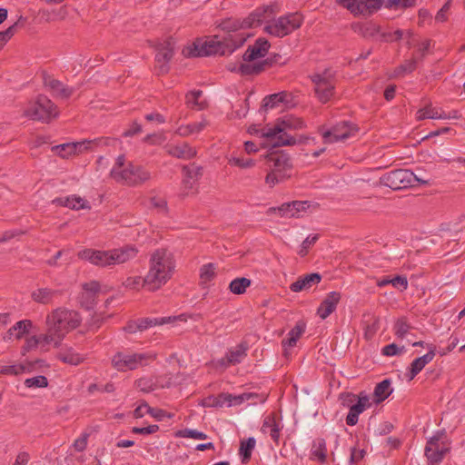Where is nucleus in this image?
I'll use <instances>...</instances> for the list:
<instances>
[{"label": "nucleus", "mask_w": 465, "mask_h": 465, "mask_svg": "<svg viewBox=\"0 0 465 465\" xmlns=\"http://www.w3.org/2000/svg\"><path fill=\"white\" fill-rule=\"evenodd\" d=\"M270 9V6L258 7L242 20L232 17L223 19L219 24V27L227 33V35L223 36V39H219L215 35L213 39L201 45L193 44V47L183 49V54L186 57L231 54L237 48L243 45L247 38L252 35L241 30L259 26Z\"/></svg>", "instance_id": "nucleus-1"}, {"label": "nucleus", "mask_w": 465, "mask_h": 465, "mask_svg": "<svg viewBox=\"0 0 465 465\" xmlns=\"http://www.w3.org/2000/svg\"><path fill=\"white\" fill-rule=\"evenodd\" d=\"M150 263L145 282L150 284V291H154L171 278L174 262L170 252L166 249H158L152 254Z\"/></svg>", "instance_id": "nucleus-2"}, {"label": "nucleus", "mask_w": 465, "mask_h": 465, "mask_svg": "<svg viewBox=\"0 0 465 465\" xmlns=\"http://www.w3.org/2000/svg\"><path fill=\"white\" fill-rule=\"evenodd\" d=\"M136 253L137 250L134 247L126 245L119 249L109 251L84 249L80 251L77 255L82 260L88 261L96 266L104 267L124 263L135 257Z\"/></svg>", "instance_id": "nucleus-3"}, {"label": "nucleus", "mask_w": 465, "mask_h": 465, "mask_svg": "<svg viewBox=\"0 0 465 465\" xmlns=\"http://www.w3.org/2000/svg\"><path fill=\"white\" fill-rule=\"evenodd\" d=\"M380 184L387 186L394 191L402 190L416 185L430 183V179L419 178L409 169H396L381 175L379 180Z\"/></svg>", "instance_id": "nucleus-4"}, {"label": "nucleus", "mask_w": 465, "mask_h": 465, "mask_svg": "<svg viewBox=\"0 0 465 465\" xmlns=\"http://www.w3.org/2000/svg\"><path fill=\"white\" fill-rule=\"evenodd\" d=\"M304 17L299 12L289 13L273 20L264 27V31L273 36L282 38L299 29Z\"/></svg>", "instance_id": "nucleus-5"}, {"label": "nucleus", "mask_w": 465, "mask_h": 465, "mask_svg": "<svg viewBox=\"0 0 465 465\" xmlns=\"http://www.w3.org/2000/svg\"><path fill=\"white\" fill-rule=\"evenodd\" d=\"M25 115L32 120L45 123L57 117V106L45 95L40 94L36 101L25 110Z\"/></svg>", "instance_id": "nucleus-6"}, {"label": "nucleus", "mask_w": 465, "mask_h": 465, "mask_svg": "<svg viewBox=\"0 0 465 465\" xmlns=\"http://www.w3.org/2000/svg\"><path fill=\"white\" fill-rule=\"evenodd\" d=\"M64 322H53V325L48 328L46 333L34 335L27 339L26 345L28 349L40 345L42 348L53 344L54 347L59 346L64 337V331L61 324Z\"/></svg>", "instance_id": "nucleus-7"}, {"label": "nucleus", "mask_w": 465, "mask_h": 465, "mask_svg": "<svg viewBox=\"0 0 465 465\" xmlns=\"http://www.w3.org/2000/svg\"><path fill=\"white\" fill-rule=\"evenodd\" d=\"M112 140L108 137H102L94 140H84L76 143H66L52 147V151L57 153L62 158H66L72 154L80 153L84 151L93 148V145H104L110 144Z\"/></svg>", "instance_id": "nucleus-8"}, {"label": "nucleus", "mask_w": 465, "mask_h": 465, "mask_svg": "<svg viewBox=\"0 0 465 465\" xmlns=\"http://www.w3.org/2000/svg\"><path fill=\"white\" fill-rule=\"evenodd\" d=\"M358 131L357 125L349 121L337 123L329 130H324L323 126L319 127V133L322 135L325 143L345 141Z\"/></svg>", "instance_id": "nucleus-9"}, {"label": "nucleus", "mask_w": 465, "mask_h": 465, "mask_svg": "<svg viewBox=\"0 0 465 465\" xmlns=\"http://www.w3.org/2000/svg\"><path fill=\"white\" fill-rule=\"evenodd\" d=\"M153 359L154 357L148 353L117 352L112 359V365L118 371H127L135 370L146 364L148 360Z\"/></svg>", "instance_id": "nucleus-10"}, {"label": "nucleus", "mask_w": 465, "mask_h": 465, "mask_svg": "<svg viewBox=\"0 0 465 465\" xmlns=\"http://www.w3.org/2000/svg\"><path fill=\"white\" fill-rule=\"evenodd\" d=\"M156 54L154 57V71L157 75H164L170 71V62L174 55L173 42L172 38L158 42L154 45Z\"/></svg>", "instance_id": "nucleus-11"}, {"label": "nucleus", "mask_w": 465, "mask_h": 465, "mask_svg": "<svg viewBox=\"0 0 465 465\" xmlns=\"http://www.w3.org/2000/svg\"><path fill=\"white\" fill-rule=\"evenodd\" d=\"M315 84V94L318 99L325 104L334 94V74L330 69L324 70L322 74H315L311 76Z\"/></svg>", "instance_id": "nucleus-12"}, {"label": "nucleus", "mask_w": 465, "mask_h": 465, "mask_svg": "<svg viewBox=\"0 0 465 465\" xmlns=\"http://www.w3.org/2000/svg\"><path fill=\"white\" fill-rule=\"evenodd\" d=\"M444 435V432L439 431L427 441L424 454L429 465L440 464L449 452L450 447L441 440Z\"/></svg>", "instance_id": "nucleus-13"}, {"label": "nucleus", "mask_w": 465, "mask_h": 465, "mask_svg": "<svg viewBox=\"0 0 465 465\" xmlns=\"http://www.w3.org/2000/svg\"><path fill=\"white\" fill-rule=\"evenodd\" d=\"M304 123L302 119L293 116H285L279 120L273 127H269L267 132L262 133V136L272 145L273 142L278 140L282 134H288L287 130L302 129Z\"/></svg>", "instance_id": "nucleus-14"}, {"label": "nucleus", "mask_w": 465, "mask_h": 465, "mask_svg": "<svg viewBox=\"0 0 465 465\" xmlns=\"http://www.w3.org/2000/svg\"><path fill=\"white\" fill-rule=\"evenodd\" d=\"M384 0H336V3L354 15H370L377 12Z\"/></svg>", "instance_id": "nucleus-15"}, {"label": "nucleus", "mask_w": 465, "mask_h": 465, "mask_svg": "<svg viewBox=\"0 0 465 465\" xmlns=\"http://www.w3.org/2000/svg\"><path fill=\"white\" fill-rule=\"evenodd\" d=\"M271 170L278 172L281 179H285V172L292 168L289 154L283 150H272L264 155Z\"/></svg>", "instance_id": "nucleus-16"}, {"label": "nucleus", "mask_w": 465, "mask_h": 465, "mask_svg": "<svg viewBox=\"0 0 465 465\" xmlns=\"http://www.w3.org/2000/svg\"><path fill=\"white\" fill-rule=\"evenodd\" d=\"M286 62L282 60V56L281 54H273L268 58L257 63H240L239 70L241 71V75H257L265 71L267 68H270L275 64L283 65Z\"/></svg>", "instance_id": "nucleus-17"}, {"label": "nucleus", "mask_w": 465, "mask_h": 465, "mask_svg": "<svg viewBox=\"0 0 465 465\" xmlns=\"http://www.w3.org/2000/svg\"><path fill=\"white\" fill-rule=\"evenodd\" d=\"M82 288L83 292L79 297L80 303L82 307L86 310H91L93 309L100 292V283L97 281H92L90 282L84 283Z\"/></svg>", "instance_id": "nucleus-18"}, {"label": "nucleus", "mask_w": 465, "mask_h": 465, "mask_svg": "<svg viewBox=\"0 0 465 465\" xmlns=\"http://www.w3.org/2000/svg\"><path fill=\"white\" fill-rule=\"evenodd\" d=\"M249 349L246 341H242L237 346L231 348L226 353L225 357L220 360V364L225 368L231 365L241 363L247 355Z\"/></svg>", "instance_id": "nucleus-19"}, {"label": "nucleus", "mask_w": 465, "mask_h": 465, "mask_svg": "<svg viewBox=\"0 0 465 465\" xmlns=\"http://www.w3.org/2000/svg\"><path fill=\"white\" fill-rule=\"evenodd\" d=\"M370 406L371 403L369 396L364 391H361L359 394L357 401L349 409V413L346 417L347 425H356L358 423L359 415Z\"/></svg>", "instance_id": "nucleus-20"}, {"label": "nucleus", "mask_w": 465, "mask_h": 465, "mask_svg": "<svg viewBox=\"0 0 465 465\" xmlns=\"http://www.w3.org/2000/svg\"><path fill=\"white\" fill-rule=\"evenodd\" d=\"M43 83L56 97L67 99L74 94L73 88L64 85L61 81L53 78L45 72H43Z\"/></svg>", "instance_id": "nucleus-21"}, {"label": "nucleus", "mask_w": 465, "mask_h": 465, "mask_svg": "<svg viewBox=\"0 0 465 465\" xmlns=\"http://www.w3.org/2000/svg\"><path fill=\"white\" fill-rule=\"evenodd\" d=\"M271 45L269 41L263 37L256 39L253 45H250L242 55L245 62H252L258 58L264 57L268 53Z\"/></svg>", "instance_id": "nucleus-22"}, {"label": "nucleus", "mask_w": 465, "mask_h": 465, "mask_svg": "<svg viewBox=\"0 0 465 465\" xmlns=\"http://www.w3.org/2000/svg\"><path fill=\"white\" fill-rule=\"evenodd\" d=\"M183 173L184 175L183 179V192L182 196L185 197L188 195L189 191L193 189V183L198 181L203 175V168L192 164L190 166L183 167Z\"/></svg>", "instance_id": "nucleus-23"}, {"label": "nucleus", "mask_w": 465, "mask_h": 465, "mask_svg": "<svg viewBox=\"0 0 465 465\" xmlns=\"http://www.w3.org/2000/svg\"><path fill=\"white\" fill-rule=\"evenodd\" d=\"M322 275L319 272H312L300 276L290 285V290L293 292L307 291L312 286L317 285L322 281Z\"/></svg>", "instance_id": "nucleus-24"}, {"label": "nucleus", "mask_w": 465, "mask_h": 465, "mask_svg": "<svg viewBox=\"0 0 465 465\" xmlns=\"http://www.w3.org/2000/svg\"><path fill=\"white\" fill-rule=\"evenodd\" d=\"M341 300V293L338 292H331L327 294L325 299L321 302L317 314L322 320L326 319L331 312H333Z\"/></svg>", "instance_id": "nucleus-25"}, {"label": "nucleus", "mask_w": 465, "mask_h": 465, "mask_svg": "<svg viewBox=\"0 0 465 465\" xmlns=\"http://www.w3.org/2000/svg\"><path fill=\"white\" fill-rule=\"evenodd\" d=\"M52 203L59 206L68 207L76 211L91 208L89 203L86 200L77 195L57 197L52 201Z\"/></svg>", "instance_id": "nucleus-26"}, {"label": "nucleus", "mask_w": 465, "mask_h": 465, "mask_svg": "<svg viewBox=\"0 0 465 465\" xmlns=\"http://www.w3.org/2000/svg\"><path fill=\"white\" fill-rule=\"evenodd\" d=\"M282 429V425H281L280 422L276 421L275 414L271 413L264 418L261 430L263 433H268L271 439L276 444H279L280 433Z\"/></svg>", "instance_id": "nucleus-27"}, {"label": "nucleus", "mask_w": 465, "mask_h": 465, "mask_svg": "<svg viewBox=\"0 0 465 465\" xmlns=\"http://www.w3.org/2000/svg\"><path fill=\"white\" fill-rule=\"evenodd\" d=\"M62 293L59 290L51 288H38L31 292V299L37 303L50 304L54 299Z\"/></svg>", "instance_id": "nucleus-28"}, {"label": "nucleus", "mask_w": 465, "mask_h": 465, "mask_svg": "<svg viewBox=\"0 0 465 465\" xmlns=\"http://www.w3.org/2000/svg\"><path fill=\"white\" fill-rule=\"evenodd\" d=\"M435 347L433 345L430 346L429 351L421 357L415 359L410 367V380L414 379L416 375H418L422 369L430 363L433 358L435 357Z\"/></svg>", "instance_id": "nucleus-29"}, {"label": "nucleus", "mask_w": 465, "mask_h": 465, "mask_svg": "<svg viewBox=\"0 0 465 465\" xmlns=\"http://www.w3.org/2000/svg\"><path fill=\"white\" fill-rule=\"evenodd\" d=\"M136 388L143 392H150L158 388H165L171 385L170 381L163 383L162 378L143 377L135 381Z\"/></svg>", "instance_id": "nucleus-30"}, {"label": "nucleus", "mask_w": 465, "mask_h": 465, "mask_svg": "<svg viewBox=\"0 0 465 465\" xmlns=\"http://www.w3.org/2000/svg\"><path fill=\"white\" fill-rule=\"evenodd\" d=\"M292 94L288 92H280L277 94H272L267 95L263 101L262 107L265 110L272 109L277 107L280 104H283L285 105H289L292 102Z\"/></svg>", "instance_id": "nucleus-31"}, {"label": "nucleus", "mask_w": 465, "mask_h": 465, "mask_svg": "<svg viewBox=\"0 0 465 465\" xmlns=\"http://www.w3.org/2000/svg\"><path fill=\"white\" fill-rule=\"evenodd\" d=\"M305 323H298L287 334V337L282 341V345L284 349L285 355H287V349L292 348L296 345L298 340L305 331Z\"/></svg>", "instance_id": "nucleus-32"}, {"label": "nucleus", "mask_w": 465, "mask_h": 465, "mask_svg": "<svg viewBox=\"0 0 465 465\" xmlns=\"http://www.w3.org/2000/svg\"><path fill=\"white\" fill-rule=\"evenodd\" d=\"M110 176L117 183H124L128 186H135V181L132 176V163H129L125 168L118 170L113 168L110 172Z\"/></svg>", "instance_id": "nucleus-33"}, {"label": "nucleus", "mask_w": 465, "mask_h": 465, "mask_svg": "<svg viewBox=\"0 0 465 465\" xmlns=\"http://www.w3.org/2000/svg\"><path fill=\"white\" fill-rule=\"evenodd\" d=\"M351 29L364 38H371L380 33L381 27L370 21L365 23H354L351 25Z\"/></svg>", "instance_id": "nucleus-34"}, {"label": "nucleus", "mask_w": 465, "mask_h": 465, "mask_svg": "<svg viewBox=\"0 0 465 465\" xmlns=\"http://www.w3.org/2000/svg\"><path fill=\"white\" fill-rule=\"evenodd\" d=\"M311 459L325 463L327 460V444L324 439L317 438L312 441Z\"/></svg>", "instance_id": "nucleus-35"}, {"label": "nucleus", "mask_w": 465, "mask_h": 465, "mask_svg": "<svg viewBox=\"0 0 465 465\" xmlns=\"http://www.w3.org/2000/svg\"><path fill=\"white\" fill-rule=\"evenodd\" d=\"M309 140V137L304 135H299L298 138L289 134H282V136L278 137V140L274 141L272 148H278L281 146H291L294 144L305 143Z\"/></svg>", "instance_id": "nucleus-36"}, {"label": "nucleus", "mask_w": 465, "mask_h": 465, "mask_svg": "<svg viewBox=\"0 0 465 465\" xmlns=\"http://www.w3.org/2000/svg\"><path fill=\"white\" fill-rule=\"evenodd\" d=\"M391 381L385 379L375 386L373 395L376 403L385 401L391 394L392 389L391 388Z\"/></svg>", "instance_id": "nucleus-37"}, {"label": "nucleus", "mask_w": 465, "mask_h": 465, "mask_svg": "<svg viewBox=\"0 0 465 465\" xmlns=\"http://www.w3.org/2000/svg\"><path fill=\"white\" fill-rule=\"evenodd\" d=\"M251 397H256L259 399V402L263 403L266 401V396L264 394H258L254 392H243L239 395H232L226 400V403L228 406L232 405H240L241 403L247 401L251 399Z\"/></svg>", "instance_id": "nucleus-38"}, {"label": "nucleus", "mask_w": 465, "mask_h": 465, "mask_svg": "<svg viewBox=\"0 0 465 465\" xmlns=\"http://www.w3.org/2000/svg\"><path fill=\"white\" fill-rule=\"evenodd\" d=\"M445 117V113L437 107L427 105L424 108L418 110L417 120L421 121L424 119H441Z\"/></svg>", "instance_id": "nucleus-39"}, {"label": "nucleus", "mask_w": 465, "mask_h": 465, "mask_svg": "<svg viewBox=\"0 0 465 465\" xmlns=\"http://www.w3.org/2000/svg\"><path fill=\"white\" fill-rule=\"evenodd\" d=\"M230 397V393H220L217 396L210 395L202 400L201 405L205 408H222Z\"/></svg>", "instance_id": "nucleus-40"}, {"label": "nucleus", "mask_w": 465, "mask_h": 465, "mask_svg": "<svg viewBox=\"0 0 465 465\" xmlns=\"http://www.w3.org/2000/svg\"><path fill=\"white\" fill-rule=\"evenodd\" d=\"M166 322H128L123 329L125 332L135 333L137 331H143L148 328L155 325H161Z\"/></svg>", "instance_id": "nucleus-41"}, {"label": "nucleus", "mask_w": 465, "mask_h": 465, "mask_svg": "<svg viewBox=\"0 0 465 465\" xmlns=\"http://www.w3.org/2000/svg\"><path fill=\"white\" fill-rule=\"evenodd\" d=\"M31 323L32 322H16V324L9 329L6 335L5 336V339L11 340L13 337L20 339L23 334L29 331Z\"/></svg>", "instance_id": "nucleus-42"}, {"label": "nucleus", "mask_w": 465, "mask_h": 465, "mask_svg": "<svg viewBox=\"0 0 465 465\" xmlns=\"http://www.w3.org/2000/svg\"><path fill=\"white\" fill-rule=\"evenodd\" d=\"M255 443L256 441L252 437H250L246 440L241 442L239 455L242 463H247L251 460L252 452L255 447Z\"/></svg>", "instance_id": "nucleus-43"}, {"label": "nucleus", "mask_w": 465, "mask_h": 465, "mask_svg": "<svg viewBox=\"0 0 465 465\" xmlns=\"http://www.w3.org/2000/svg\"><path fill=\"white\" fill-rule=\"evenodd\" d=\"M206 125L207 122L205 120H203L202 122L199 123L189 124L187 125L180 126L177 130V134L182 136H187L193 134H197L203 130Z\"/></svg>", "instance_id": "nucleus-44"}, {"label": "nucleus", "mask_w": 465, "mask_h": 465, "mask_svg": "<svg viewBox=\"0 0 465 465\" xmlns=\"http://www.w3.org/2000/svg\"><path fill=\"white\" fill-rule=\"evenodd\" d=\"M58 359L64 363L77 366L84 361L85 357L72 350H69L66 352L60 353L58 355Z\"/></svg>", "instance_id": "nucleus-45"}, {"label": "nucleus", "mask_w": 465, "mask_h": 465, "mask_svg": "<svg viewBox=\"0 0 465 465\" xmlns=\"http://www.w3.org/2000/svg\"><path fill=\"white\" fill-rule=\"evenodd\" d=\"M251 280L245 277L236 278L231 282L229 289L234 294H242L251 285Z\"/></svg>", "instance_id": "nucleus-46"}, {"label": "nucleus", "mask_w": 465, "mask_h": 465, "mask_svg": "<svg viewBox=\"0 0 465 465\" xmlns=\"http://www.w3.org/2000/svg\"><path fill=\"white\" fill-rule=\"evenodd\" d=\"M132 176L135 186L141 185L151 178V174L143 167L132 163Z\"/></svg>", "instance_id": "nucleus-47"}, {"label": "nucleus", "mask_w": 465, "mask_h": 465, "mask_svg": "<svg viewBox=\"0 0 465 465\" xmlns=\"http://www.w3.org/2000/svg\"><path fill=\"white\" fill-rule=\"evenodd\" d=\"M203 95L202 90H193L186 94V104L192 108H197L203 110L204 105L199 102V98Z\"/></svg>", "instance_id": "nucleus-48"}, {"label": "nucleus", "mask_w": 465, "mask_h": 465, "mask_svg": "<svg viewBox=\"0 0 465 465\" xmlns=\"http://www.w3.org/2000/svg\"><path fill=\"white\" fill-rule=\"evenodd\" d=\"M417 63L418 58L415 57L410 60H406L403 64H401L395 69L396 76L412 73L417 67Z\"/></svg>", "instance_id": "nucleus-49"}, {"label": "nucleus", "mask_w": 465, "mask_h": 465, "mask_svg": "<svg viewBox=\"0 0 465 465\" xmlns=\"http://www.w3.org/2000/svg\"><path fill=\"white\" fill-rule=\"evenodd\" d=\"M124 284L126 288L130 289H139L141 286H143L146 287L150 291V284L145 282V277H128Z\"/></svg>", "instance_id": "nucleus-50"}, {"label": "nucleus", "mask_w": 465, "mask_h": 465, "mask_svg": "<svg viewBox=\"0 0 465 465\" xmlns=\"http://www.w3.org/2000/svg\"><path fill=\"white\" fill-rule=\"evenodd\" d=\"M278 214L280 217H291V204L290 202L284 203L277 207H270L266 211L267 215Z\"/></svg>", "instance_id": "nucleus-51"}, {"label": "nucleus", "mask_w": 465, "mask_h": 465, "mask_svg": "<svg viewBox=\"0 0 465 465\" xmlns=\"http://www.w3.org/2000/svg\"><path fill=\"white\" fill-rule=\"evenodd\" d=\"M78 313L75 311H70L65 308H57L53 312L54 320H75Z\"/></svg>", "instance_id": "nucleus-52"}, {"label": "nucleus", "mask_w": 465, "mask_h": 465, "mask_svg": "<svg viewBox=\"0 0 465 465\" xmlns=\"http://www.w3.org/2000/svg\"><path fill=\"white\" fill-rule=\"evenodd\" d=\"M173 154L177 158L190 159L196 154V152L188 144H183V146L175 147Z\"/></svg>", "instance_id": "nucleus-53"}, {"label": "nucleus", "mask_w": 465, "mask_h": 465, "mask_svg": "<svg viewBox=\"0 0 465 465\" xmlns=\"http://www.w3.org/2000/svg\"><path fill=\"white\" fill-rule=\"evenodd\" d=\"M25 385L27 388H45L48 385V381L45 376L39 375L26 379L25 381Z\"/></svg>", "instance_id": "nucleus-54"}, {"label": "nucleus", "mask_w": 465, "mask_h": 465, "mask_svg": "<svg viewBox=\"0 0 465 465\" xmlns=\"http://www.w3.org/2000/svg\"><path fill=\"white\" fill-rule=\"evenodd\" d=\"M176 436L182 438H191L195 440H206L208 437L205 433L192 429H184L178 430L176 432Z\"/></svg>", "instance_id": "nucleus-55"}, {"label": "nucleus", "mask_w": 465, "mask_h": 465, "mask_svg": "<svg viewBox=\"0 0 465 465\" xmlns=\"http://www.w3.org/2000/svg\"><path fill=\"white\" fill-rule=\"evenodd\" d=\"M144 407H145L146 412L148 414H150L152 417H153L154 419H156L157 420H163L165 418L171 419L173 416V414L168 413L162 409L152 408L147 403H144Z\"/></svg>", "instance_id": "nucleus-56"}, {"label": "nucleus", "mask_w": 465, "mask_h": 465, "mask_svg": "<svg viewBox=\"0 0 465 465\" xmlns=\"http://www.w3.org/2000/svg\"><path fill=\"white\" fill-rule=\"evenodd\" d=\"M291 204V217H294L301 212H305L310 208L311 203L309 201H292Z\"/></svg>", "instance_id": "nucleus-57"}, {"label": "nucleus", "mask_w": 465, "mask_h": 465, "mask_svg": "<svg viewBox=\"0 0 465 465\" xmlns=\"http://www.w3.org/2000/svg\"><path fill=\"white\" fill-rule=\"evenodd\" d=\"M215 276V267L213 263L204 264L200 271V277L204 282L212 281Z\"/></svg>", "instance_id": "nucleus-58"}, {"label": "nucleus", "mask_w": 465, "mask_h": 465, "mask_svg": "<svg viewBox=\"0 0 465 465\" xmlns=\"http://www.w3.org/2000/svg\"><path fill=\"white\" fill-rule=\"evenodd\" d=\"M319 240V234L309 235L301 245L299 254L303 257L308 253L309 249Z\"/></svg>", "instance_id": "nucleus-59"}, {"label": "nucleus", "mask_w": 465, "mask_h": 465, "mask_svg": "<svg viewBox=\"0 0 465 465\" xmlns=\"http://www.w3.org/2000/svg\"><path fill=\"white\" fill-rule=\"evenodd\" d=\"M25 367L22 364L0 367V373L5 375H18L25 372Z\"/></svg>", "instance_id": "nucleus-60"}, {"label": "nucleus", "mask_w": 465, "mask_h": 465, "mask_svg": "<svg viewBox=\"0 0 465 465\" xmlns=\"http://www.w3.org/2000/svg\"><path fill=\"white\" fill-rule=\"evenodd\" d=\"M17 30V23L13 24L6 30L0 32V49L11 39Z\"/></svg>", "instance_id": "nucleus-61"}, {"label": "nucleus", "mask_w": 465, "mask_h": 465, "mask_svg": "<svg viewBox=\"0 0 465 465\" xmlns=\"http://www.w3.org/2000/svg\"><path fill=\"white\" fill-rule=\"evenodd\" d=\"M229 163L240 168H249L254 165V161L251 158L232 157L229 160Z\"/></svg>", "instance_id": "nucleus-62"}, {"label": "nucleus", "mask_w": 465, "mask_h": 465, "mask_svg": "<svg viewBox=\"0 0 465 465\" xmlns=\"http://www.w3.org/2000/svg\"><path fill=\"white\" fill-rule=\"evenodd\" d=\"M359 398V395H356L352 392H343L340 394V401L341 405L347 408H351Z\"/></svg>", "instance_id": "nucleus-63"}, {"label": "nucleus", "mask_w": 465, "mask_h": 465, "mask_svg": "<svg viewBox=\"0 0 465 465\" xmlns=\"http://www.w3.org/2000/svg\"><path fill=\"white\" fill-rule=\"evenodd\" d=\"M391 284L401 290V291H404L408 288V280H407V277L406 276H401V275H396L395 277H393L391 280Z\"/></svg>", "instance_id": "nucleus-64"}]
</instances>
